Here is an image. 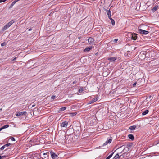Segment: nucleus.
<instances>
[{"instance_id": "nucleus-1", "label": "nucleus", "mask_w": 159, "mask_h": 159, "mask_svg": "<svg viewBox=\"0 0 159 159\" xmlns=\"http://www.w3.org/2000/svg\"><path fill=\"white\" fill-rule=\"evenodd\" d=\"M27 112L26 111L23 112H17L16 113V115L19 116V118H24L25 116H26Z\"/></svg>"}, {"instance_id": "nucleus-2", "label": "nucleus", "mask_w": 159, "mask_h": 159, "mask_svg": "<svg viewBox=\"0 0 159 159\" xmlns=\"http://www.w3.org/2000/svg\"><path fill=\"white\" fill-rule=\"evenodd\" d=\"M14 21L12 20L11 21L5 25L2 29V31H4L9 28L14 22Z\"/></svg>"}, {"instance_id": "nucleus-3", "label": "nucleus", "mask_w": 159, "mask_h": 159, "mask_svg": "<svg viewBox=\"0 0 159 159\" xmlns=\"http://www.w3.org/2000/svg\"><path fill=\"white\" fill-rule=\"evenodd\" d=\"M138 31L139 33L141 34L146 35L149 33V32L145 30L141 29H139Z\"/></svg>"}, {"instance_id": "nucleus-4", "label": "nucleus", "mask_w": 159, "mask_h": 159, "mask_svg": "<svg viewBox=\"0 0 159 159\" xmlns=\"http://www.w3.org/2000/svg\"><path fill=\"white\" fill-rule=\"evenodd\" d=\"M130 37H131L132 39L135 40L137 39V34L134 33H131L130 35Z\"/></svg>"}, {"instance_id": "nucleus-5", "label": "nucleus", "mask_w": 159, "mask_h": 159, "mask_svg": "<svg viewBox=\"0 0 159 159\" xmlns=\"http://www.w3.org/2000/svg\"><path fill=\"white\" fill-rule=\"evenodd\" d=\"M49 152L44 153H43V155L42 158L43 159H47L48 158V157Z\"/></svg>"}, {"instance_id": "nucleus-6", "label": "nucleus", "mask_w": 159, "mask_h": 159, "mask_svg": "<svg viewBox=\"0 0 159 159\" xmlns=\"http://www.w3.org/2000/svg\"><path fill=\"white\" fill-rule=\"evenodd\" d=\"M104 10L106 11L107 14L108 16V18L111 17V12L110 10H107L106 9H104Z\"/></svg>"}, {"instance_id": "nucleus-7", "label": "nucleus", "mask_w": 159, "mask_h": 159, "mask_svg": "<svg viewBox=\"0 0 159 159\" xmlns=\"http://www.w3.org/2000/svg\"><path fill=\"white\" fill-rule=\"evenodd\" d=\"M68 124V122L66 121H64L63 122L61 125V127H66Z\"/></svg>"}, {"instance_id": "nucleus-8", "label": "nucleus", "mask_w": 159, "mask_h": 159, "mask_svg": "<svg viewBox=\"0 0 159 159\" xmlns=\"http://www.w3.org/2000/svg\"><path fill=\"white\" fill-rule=\"evenodd\" d=\"M112 141V139H110L108 140H107L105 143H103V145L102 146H104L108 143H110Z\"/></svg>"}, {"instance_id": "nucleus-9", "label": "nucleus", "mask_w": 159, "mask_h": 159, "mask_svg": "<svg viewBox=\"0 0 159 159\" xmlns=\"http://www.w3.org/2000/svg\"><path fill=\"white\" fill-rule=\"evenodd\" d=\"M50 153L51 156L53 159H55L57 157V154L53 152H51Z\"/></svg>"}, {"instance_id": "nucleus-10", "label": "nucleus", "mask_w": 159, "mask_h": 159, "mask_svg": "<svg viewBox=\"0 0 159 159\" xmlns=\"http://www.w3.org/2000/svg\"><path fill=\"white\" fill-rule=\"evenodd\" d=\"M98 99L96 98H94L92 100L89 102L88 104L93 103L97 100Z\"/></svg>"}, {"instance_id": "nucleus-11", "label": "nucleus", "mask_w": 159, "mask_h": 159, "mask_svg": "<svg viewBox=\"0 0 159 159\" xmlns=\"http://www.w3.org/2000/svg\"><path fill=\"white\" fill-rule=\"evenodd\" d=\"M92 48V46L90 47H87L86 48L84 49V52H88L91 50Z\"/></svg>"}, {"instance_id": "nucleus-12", "label": "nucleus", "mask_w": 159, "mask_h": 159, "mask_svg": "<svg viewBox=\"0 0 159 159\" xmlns=\"http://www.w3.org/2000/svg\"><path fill=\"white\" fill-rule=\"evenodd\" d=\"M116 59V58L114 57H111L108 58V60L112 61H114Z\"/></svg>"}, {"instance_id": "nucleus-13", "label": "nucleus", "mask_w": 159, "mask_h": 159, "mask_svg": "<svg viewBox=\"0 0 159 159\" xmlns=\"http://www.w3.org/2000/svg\"><path fill=\"white\" fill-rule=\"evenodd\" d=\"M19 0H15L11 4V5L10 6L9 8H11L16 3L17 1H18Z\"/></svg>"}, {"instance_id": "nucleus-14", "label": "nucleus", "mask_w": 159, "mask_h": 159, "mask_svg": "<svg viewBox=\"0 0 159 159\" xmlns=\"http://www.w3.org/2000/svg\"><path fill=\"white\" fill-rule=\"evenodd\" d=\"M88 41L89 43H92L94 41V39L90 37L88 39Z\"/></svg>"}, {"instance_id": "nucleus-15", "label": "nucleus", "mask_w": 159, "mask_h": 159, "mask_svg": "<svg viewBox=\"0 0 159 159\" xmlns=\"http://www.w3.org/2000/svg\"><path fill=\"white\" fill-rule=\"evenodd\" d=\"M109 18L111 20V23L112 25H115V21L114 20L111 18H111L110 17Z\"/></svg>"}, {"instance_id": "nucleus-16", "label": "nucleus", "mask_w": 159, "mask_h": 159, "mask_svg": "<svg viewBox=\"0 0 159 159\" xmlns=\"http://www.w3.org/2000/svg\"><path fill=\"white\" fill-rule=\"evenodd\" d=\"M158 7V6L156 5L152 8V11L153 12H155L157 9Z\"/></svg>"}, {"instance_id": "nucleus-17", "label": "nucleus", "mask_w": 159, "mask_h": 159, "mask_svg": "<svg viewBox=\"0 0 159 159\" xmlns=\"http://www.w3.org/2000/svg\"><path fill=\"white\" fill-rule=\"evenodd\" d=\"M128 137L130 139L132 140H133L134 139V137L132 134H129L128 135Z\"/></svg>"}, {"instance_id": "nucleus-18", "label": "nucleus", "mask_w": 159, "mask_h": 159, "mask_svg": "<svg viewBox=\"0 0 159 159\" xmlns=\"http://www.w3.org/2000/svg\"><path fill=\"white\" fill-rule=\"evenodd\" d=\"M136 127V125L132 126L129 127V129L131 130H134Z\"/></svg>"}, {"instance_id": "nucleus-19", "label": "nucleus", "mask_w": 159, "mask_h": 159, "mask_svg": "<svg viewBox=\"0 0 159 159\" xmlns=\"http://www.w3.org/2000/svg\"><path fill=\"white\" fill-rule=\"evenodd\" d=\"M120 156H119L118 154H117L114 157V159H119L120 157Z\"/></svg>"}, {"instance_id": "nucleus-20", "label": "nucleus", "mask_w": 159, "mask_h": 159, "mask_svg": "<svg viewBox=\"0 0 159 159\" xmlns=\"http://www.w3.org/2000/svg\"><path fill=\"white\" fill-rule=\"evenodd\" d=\"M148 112L149 110H146L142 112V115H145L148 114Z\"/></svg>"}, {"instance_id": "nucleus-21", "label": "nucleus", "mask_w": 159, "mask_h": 159, "mask_svg": "<svg viewBox=\"0 0 159 159\" xmlns=\"http://www.w3.org/2000/svg\"><path fill=\"white\" fill-rule=\"evenodd\" d=\"M133 144L132 143H128L127 144V146H128L127 149L128 150V151L129 150L128 147H129L130 148H131L133 146Z\"/></svg>"}, {"instance_id": "nucleus-22", "label": "nucleus", "mask_w": 159, "mask_h": 159, "mask_svg": "<svg viewBox=\"0 0 159 159\" xmlns=\"http://www.w3.org/2000/svg\"><path fill=\"white\" fill-rule=\"evenodd\" d=\"M114 152H113L112 153H111L110 155H109L106 158V159H110V158H111Z\"/></svg>"}, {"instance_id": "nucleus-23", "label": "nucleus", "mask_w": 159, "mask_h": 159, "mask_svg": "<svg viewBox=\"0 0 159 159\" xmlns=\"http://www.w3.org/2000/svg\"><path fill=\"white\" fill-rule=\"evenodd\" d=\"M77 114V113L76 112L72 113H70V115L71 116L73 117L74 116H75Z\"/></svg>"}, {"instance_id": "nucleus-24", "label": "nucleus", "mask_w": 159, "mask_h": 159, "mask_svg": "<svg viewBox=\"0 0 159 159\" xmlns=\"http://www.w3.org/2000/svg\"><path fill=\"white\" fill-rule=\"evenodd\" d=\"M9 126V125H4L2 127V128H3V129H5V128H8V127Z\"/></svg>"}, {"instance_id": "nucleus-25", "label": "nucleus", "mask_w": 159, "mask_h": 159, "mask_svg": "<svg viewBox=\"0 0 159 159\" xmlns=\"http://www.w3.org/2000/svg\"><path fill=\"white\" fill-rule=\"evenodd\" d=\"M127 155V153H123L120 156V157H124L126 156Z\"/></svg>"}, {"instance_id": "nucleus-26", "label": "nucleus", "mask_w": 159, "mask_h": 159, "mask_svg": "<svg viewBox=\"0 0 159 159\" xmlns=\"http://www.w3.org/2000/svg\"><path fill=\"white\" fill-rule=\"evenodd\" d=\"M83 91V88L82 87H80L79 89V91L80 93H81Z\"/></svg>"}, {"instance_id": "nucleus-27", "label": "nucleus", "mask_w": 159, "mask_h": 159, "mask_svg": "<svg viewBox=\"0 0 159 159\" xmlns=\"http://www.w3.org/2000/svg\"><path fill=\"white\" fill-rule=\"evenodd\" d=\"M11 143H8L7 144H6L5 145H4V146H5V148H7L8 147H9L10 145H11Z\"/></svg>"}, {"instance_id": "nucleus-28", "label": "nucleus", "mask_w": 159, "mask_h": 159, "mask_svg": "<svg viewBox=\"0 0 159 159\" xmlns=\"http://www.w3.org/2000/svg\"><path fill=\"white\" fill-rule=\"evenodd\" d=\"M66 109V107H62L60 108V111H63Z\"/></svg>"}, {"instance_id": "nucleus-29", "label": "nucleus", "mask_w": 159, "mask_h": 159, "mask_svg": "<svg viewBox=\"0 0 159 159\" xmlns=\"http://www.w3.org/2000/svg\"><path fill=\"white\" fill-rule=\"evenodd\" d=\"M7 44V43L6 42H3V43H2L1 44V46H4L5 45H6Z\"/></svg>"}, {"instance_id": "nucleus-30", "label": "nucleus", "mask_w": 159, "mask_h": 159, "mask_svg": "<svg viewBox=\"0 0 159 159\" xmlns=\"http://www.w3.org/2000/svg\"><path fill=\"white\" fill-rule=\"evenodd\" d=\"M141 54H143L144 55V57H145V54H146V52H141L140 53V56L141 55Z\"/></svg>"}, {"instance_id": "nucleus-31", "label": "nucleus", "mask_w": 159, "mask_h": 159, "mask_svg": "<svg viewBox=\"0 0 159 159\" xmlns=\"http://www.w3.org/2000/svg\"><path fill=\"white\" fill-rule=\"evenodd\" d=\"M6 148L5 147V146L4 145L1 148H0V149L1 150H3L4 148Z\"/></svg>"}, {"instance_id": "nucleus-32", "label": "nucleus", "mask_w": 159, "mask_h": 159, "mask_svg": "<svg viewBox=\"0 0 159 159\" xmlns=\"http://www.w3.org/2000/svg\"><path fill=\"white\" fill-rule=\"evenodd\" d=\"M10 139H11V140L12 141H15V139L13 137H11L10 138Z\"/></svg>"}, {"instance_id": "nucleus-33", "label": "nucleus", "mask_w": 159, "mask_h": 159, "mask_svg": "<svg viewBox=\"0 0 159 159\" xmlns=\"http://www.w3.org/2000/svg\"><path fill=\"white\" fill-rule=\"evenodd\" d=\"M56 98V96H52L51 97V98L52 99H54Z\"/></svg>"}, {"instance_id": "nucleus-34", "label": "nucleus", "mask_w": 159, "mask_h": 159, "mask_svg": "<svg viewBox=\"0 0 159 159\" xmlns=\"http://www.w3.org/2000/svg\"><path fill=\"white\" fill-rule=\"evenodd\" d=\"M7 0H0V3L4 2L6 1Z\"/></svg>"}, {"instance_id": "nucleus-35", "label": "nucleus", "mask_w": 159, "mask_h": 159, "mask_svg": "<svg viewBox=\"0 0 159 159\" xmlns=\"http://www.w3.org/2000/svg\"><path fill=\"white\" fill-rule=\"evenodd\" d=\"M136 84H137V83L136 82H135L133 84V87H134L136 85Z\"/></svg>"}, {"instance_id": "nucleus-36", "label": "nucleus", "mask_w": 159, "mask_h": 159, "mask_svg": "<svg viewBox=\"0 0 159 159\" xmlns=\"http://www.w3.org/2000/svg\"><path fill=\"white\" fill-rule=\"evenodd\" d=\"M77 83V81H74V82H73V84H76Z\"/></svg>"}, {"instance_id": "nucleus-37", "label": "nucleus", "mask_w": 159, "mask_h": 159, "mask_svg": "<svg viewBox=\"0 0 159 159\" xmlns=\"http://www.w3.org/2000/svg\"><path fill=\"white\" fill-rule=\"evenodd\" d=\"M16 59V57H15L14 58L12 59V60L13 61H15V60Z\"/></svg>"}, {"instance_id": "nucleus-38", "label": "nucleus", "mask_w": 159, "mask_h": 159, "mask_svg": "<svg viewBox=\"0 0 159 159\" xmlns=\"http://www.w3.org/2000/svg\"><path fill=\"white\" fill-rule=\"evenodd\" d=\"M2 156V158H3L4 157H6V156Z\"/></svg>"}, {"instance_id": "nucleus-39", "label": "nucleus", "mask_w": 159, "mask_h": 159, "mask_svg": "<svg viewBox=\"0 0 159 159\" xmlns=\"http://www.w3.org/2000/svg\"><path fill=\"white\" fill-rule=\"evenodd\" d=\"M118 40V39H114V41L115 42H116V41H117Z\"/></svg>"}, {"instance_id": "nucleus-40", "label": "nucleus", "mask_w": 159, "mask_h": 159, "mask_svg": "<svg viewBox=\"0 0 159 159\" xmlns=\"http://www.w3.org/2000/svg\"><path fill=\"white\" fill-rule=\"evenodd\" d=\"M35 106V104H34L32 105V107H34Z\"/></svg>"}, {"instance_id": "nucleus-41", "label": "nucleus", "mask_w": 159, "mask_h": 159, "mask_svg": "<svg viewBox=\"0 0 159 159\" xmlns=\"http://www.w3.org/2000/svg\"><path fill=\"white\" fill-rule=\"evenodd\" d=\"M3 129V128H2V127L1 128H0V131H1Z\"/></svg>"}, {"instance_id": "nucleus-42", "label": "nucleus", "mask_w": 159, "mask_h": 159, "mask_svg": "<svg viewBox=\"0 0 159 159\" xmlns=\"http://www.w3.org/2000/svg\"><path fill=\"white\" fill-rule=\"evenodd\" d=\"M124 150V149L122 152H120V153L121 154V153H122L123 152Z\"/></svg>"}, {"instance_id": "nucleus-43", "label": "nucleus", "mask_w": 159, "mask_h": 159, "mask_svg": "<svg viewBox=\"0 0 159 159\" xmlns=\"http://www.w3.org/2000/svg\"><path fill=\"white\" fill-rule=\"evenodd\" d=\"M32 30V29H31V28H30L28 30L29 31H30V30Z\"/></svg>"}, {"instance_id": "nucleus-44", "label": "nucleus", "mask_w": 159, "mask_h": 159, "mask_svg": "<svg viewBox=\"0 0 159 159\" xmlns=\"http://www.w3.org/2000/svg\"><path fill=\"white\" fill-rule=\"evenodd\" d=\"M9 148H6L5 150V151H6V150H8Z\"/></svg>"}, {"instance_id": "nucleus-45", "label": "nucleus", "mask_w": 159, "mask_h": 159, "mask_svg": "<svg viewBox=\"0 0 159 159\" xmlns=\"http://www.w3.org/2000/svg\"><path fill=\"white\" fill-rule=\"evenodd\" d=\"M98 54V52H97V53H96L95 54V55H97Z\"/></svg>"}, {"instance_id": "nucleus-46", "label": "nucleus", "mask_w": 159, "mask_h": 159, "mask_svg": "<svg viewBox=\"0 0 159 159\" xmlns=\"http://www.w3.org/2000/svg\"><path fill=\"white\" fill-rule=\"evenodd\" d=\"M83 57H81V59H80V60L81 61V60H82V59H83Z\"/></svg>"}, {"instance_id": "nucleus-47", "label": "nucleus", "mask_w": 159, "mask_h": 159, "mask_svg": "<svg viewBox=\"0 0 159 159\" xmlns=\"http://www.w3.org/2000/svg\"><path fill=\"white\" fill-rule=\"evenodd\" d=\"M2 159V156L0 155V159Z\"/></svg>"}, {"instance_id": "nucleus-48", "label": "nucleus", "mask_w": 159, "mask_h": 159, "mask_svg": "<svg viewBox=\"0 0 159 159\" xmlns=\"http://www.w3.org/2000/svg\"><path fill=\"white\" fill-rule=\"evenodd\" d=\"M112 7H113V6H111V7H110V8H111Z\"/></svg>"}, {"instance_id": "nucleus-49", "label": "nucleus", "mask_w": 159, "mask_h": 159, "mask_svg": "<svg viewBox=\"0 0 159 159\" xmlns=\"http://www.w3.org/2000/svg\"><path fill=\"white\" fill-rule=\"evenodd\" d=\"M151 96H150L149 97V98H150V99L151 98Z\"/></svg>"}, {"instance_id": "nucleus-50", "label": "nucleus", "mask_w": 159, "mask_h": 159, "mask_svg": "<svg viewBox=\"0 0 159 159\" xmlns=\"http://www.w3.org/2000/svg\"><path fill=\"white\" fill-rule=\"evenodd\" d=\"M153 1H155V0H153Z\"/></svg>"}]
</instances>
